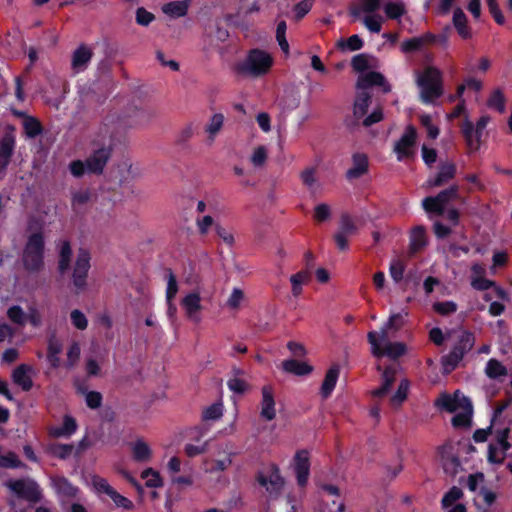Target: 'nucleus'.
Listing matches in <instances>:
<instances>
[{
  "label": "nucleus",
  "mask_w": 512,
  "mask_h": 512,
  "mask_svg": "<svg viewBox=\"0 0 512 512\" xmlns=\"http://www.w3.org/2000/svg\"><path fill=\"white\" fill-rule=\"evenodd\" d=\"M415 83L419 89V99L426 105H433L443 94L442 73L431 65L414 72Z\"/></svg>",
  "instance_id": "1"
},
{
  "label": "nucleus",
  "mask_w": 512,
  "mask_h": 512,
  "mask_svg": "<svg viewBox=\"0 0 512 512\" xmlns=\"http://www.w3.org/2000/svg\"><path fill=\"white\" fill-rule=\"evenodd\" d=\"M436 405L448 412L454 413L452 424L455 427L469 426L472 419L473 407L471 401L459 391L454 394H443Z\"/></svg>",
  "instance_id": "2"
},
{
  "label": "nucleus",
  "mask_w": 512,
  "mask_h": 512,
  "mask_svg": "<svg viewBox=\"0 0 512 512\" xmlns=\"http://www.w3.org/2000/svg\"><path fill=\"white\" fill-rule=\"evenodd\" d=\"M380 5V0H359L350 5L349 14L355 21H361L368 31L379 33L384 23V17L377 13Z\"/></svg>",
  "instance_id": "3"
},
{
  "label": "nucleus",
  "mask_w": 512,
  "mask_h": 512,
  "mask_svg": "<svg viewBox=\"0 0 512 512\" xmlns=\"http://www.w3.org/2000/svg\"><path fill=\"white\" fill-rule=\"evenodd\" d=\"M94 143L99 147L93 151L86 161L90 172L100 174L111 156L113 136L110 129L108 127L100 128L94 139Z\"/></svg>",
  "instance_id": "4"
},
{
  "label": "nucleus",
  "mask_w": 512,
  "mask_h": 512,
  "mask_svg": "<svg viewBox=\"0 0 512 512\" xmlns=\"http://www.w3.org/2000/svg\"><path fill=\"white\" fill-rule=\"evenodd\" d=\"M388 331L381 328L379 332L370 331L367 339L370 344V350L373 356L379 358L387 356L396 359L406 353V346L402 342H391L388 339Z\"/></svg>",
  "instance_id": "5"
},
{
  "label": "nucleus",
  "mask_w": 512,
  "mask_h": 512,
  "mask_svg": "<svg viewBox=\"0 0 512 512\" xmlns=\"http://www.w3.org/2000/svg\"><path fill=\"white\" fill-rule=\"evenodd\" d=\"M272 65L273 58L268 52L254 49L238 64V71L246 76L257 78L266 75Z\"/></svg>",
  "instance_id": "6"
},
{
  "label": "nucleus",
  "mask_w": 512,
  "mask_h": 512,
  "mask_svg": "<svg viewBox=\"0 0 512 512\" xmlns=\"http://www.w3.org/2000/svg\"><path fill=\"white\" fill-rule=\"evenodd\" d=\"M24 268L30 272H39L44 266V238L41 233L29 236L22 254Z\"/></svg>",
  "instance_id": "7"
},
{
  "label": "nucleus",
  "mask_w": 512,
  "mask_h": 512,
  "mask_svg": "<svg viewBox=\"0 0 512 512\" xmlns=\"http://www.w3.org/2000/svg\"><path fill=\"white\" fill-rule=\"evenodd\" d=\"M447 337L459 340V346L455 347L450 356L444 361L445 370L450 371L462 356L473 347L474 336L466 330L457 329L448 333Z\"/></svg>",
  "instance_id": "8"
},
{
  "label": "nucleus",
  "mask_w": 512,
  "mask_h": 512,
  "mask_svg": "<svg viewBox=\"0 0 512 512\" xmlns=\"http://www.w3.org/2000/svg\"><path fill=\"white\" fill-rule=\"evenodd\" d=\"M6 315L12 323L21 327L29 323L32 327L39 328L43 324V315L36 306H30L28 312H25L21 306L12 305Z\"/></svg>",
  "instance_id": "9"
},
{
  "label": "nucleus",
  "mask_w": 512,
  "mask_h": 512,
  "mask_svg": "<svg viewBox=\"0 0 512 512\" xmlns=\"http://www.w3.org/2000/svg\"><path fill=\"white\" fill-rule=\"evenodd\" d=\"M91 484L94 491L98 494L107 495L114 503L117 508L123 510H132L134 508V504L131 500L126 498L125 496L118 493L106 479L100 476H92Z\"/></svg>",
  "instance_id": "10"
},
{
  "label": "nucleus",
  "mask_w": 512,
  "mask_h": 512,
  "mask_svg": "<svg viewBox=\"0 0 512 512\" xmlns=\"http://www.w3.org/2000/svg\"><path fill=\"white\" fill-rule=\"evenodd\" d=\"M16 147V130L11 125L2 127L0 134V172L8 167Z\"/></svg>",
  "instance_id": "11"
},
{
  "label": "nucleus",
  "mask_w": 512,
  "mask_h": 512,
  "mask_svg": "<svg viewBox=\"0 0 512 512\" xmlns=\"http://www.w3.org/2000/svg\"><path fill=\"white\" fill-rule=\"evenodd\" d=\"M458 197L457 187L452 186L441 191L434 197H426L422 200V207L427 213L442 215L446 205L453 199Z\"/></svg>",
  "instance_id": "12"
},
{
  "label": "nucleus",
  "mask_w": 512,
  "mask_h": 512,
  "mask_svg": "<svg viewBox=\"0 0 512 512\" xmlns=\"http://www.w3.org/2000/svg\"><path fill=\"white\" fill-rule=\"evenodd\" d=\"M5 486L17 497L29 501H37L40 498L39 486L32 479L10 480Z\"/></svg>",
  "instance_id": "13"
},
{
  "label": "nucleus",
  "mask_w": 512,
  "mask_h": 512,
  "mask_svg": "<svg viewBox=\"0 0 512 512\" xmlns=\"http://www.w3.org/2000/svg\"><path fill=\"white\" fill-rule=\"evenodd\" d=\"M90 253L87 250H80L77 254L76 262L73 269V284L77 289H84L86 286V278L90 269Z\"/></svg>",
  "instance_id": "14"
},
{
  "label": "nucleus",
  "mask_w": 512,
  "mask_h": 512,
  "mask_svg": "<svg viewBox=\"0 0 512 512\" xmlns=\"http://www.w3.org/2000/svg\"><path fill=\"white\" fill-rule=\"evenodd\" d=\"M181 306L189 321L193 323L201 321L202 304L201 296L198 292L194 291L185 295L181 300Z\"/></svg>",
  "instance_id": "15"
},
{
  "label": "nucleus",
  "mask_w": 512,
  "mask_h": 512,
  "mask_svg": "<svg viewBox=\"0 0 512 512\" xmlns=\"http://www.w3.org/2000/svg\"><path fill=\"white\" fill-rule=\"evenodd\" d=\"M417 138V131L412 125H408L405 128L403 135L394 145V152L399 161L408 157L411 154V148L414 145Z\"/></svg>",
  "instance_id": "16"
},
{
  "label": "nucleus",
  "mask_w": 512,
  "mask_h": 512,
  "mask_svg": "<svg viewBox=\"0 0 512 512\" xmlns=\"http://www.w3.org/2000/svg\"><path fill=\"white\" fill-rule=\"evenodd\" d=\"M294 471L299 486H306L310 473V455L308 451L300 450L295 453Z\"/></svg>",
  "instance_id": "17"
},
{
  "label": "nucleus",
  "mask_w": 512,
  "mask_h": 512,
  "mask_svg": "<svg viewBox=\"0 0 512 512\" xmlns=\"http://www.w3.org/2000/svg\"><path fill=\"white\" fill-rule=\"evenodd\" d=\"M378 85L383 87L384 92L391 90L390 85L387 83L385 77L378 72H368L361 74L357 80L356 87L358 90H366L370 86Z\"/></svg>",
  "instance_id": "18"
},
{
  "label": "nucleus",
  "mask_w": 512,
  "mask_h": 512,
  "mask_svg": "<svg viewBox=\"0 0 512 512\" xmlns=\"http://www.w3.org/2000/svg\"><path fill=\"white\" fill-rule=\"evenodd\" d=\"M92 49L85 46L80 45L72 54L71 58V68L75 73H79L84 71L91 59H92Z\"/></svg>",
  "instance_id": "19"
},
{
  "label": "nucleus",
  "mask_w": 512,
  "mask_h": 512,
  "mask_svg": "<svg viewBox=\"0 0 512 512\" xmlns=\"http://www.w3.org/2000/svg\"><path fill=\"white\" fill-rule=\"evenodd\" d=\"M260 416L266 421H272L276 417L274 395L272 389L268 386L262 388Z\"/></svg>",
  "instance_id": "20"
},
{
  "label": "nucleus",
  "mask_w": 512,
  "mask_h": 512,
  "mask_svg": "<svg viewBox=\"0 0 512 512\" xmlns=\"http://www.w3.org/2000/svg\"><path fill=\"white\" fill-rule=\"evenodd\" d=\"M485 275V267L480 263H474L471 266V286L474 289L481 291L494 287V281L487 279Z\"/></svg>",
  "instance_id": "21"
},
{
  "label": "nucleus",
  "mask_w": 512,
  "mask_h": 512,
  "mask_svg": "<svg viewBox=\"0 0 512 512\" xmlns=\"http://www.w3.org/2000/svg\"><path fill=\"white\" fill-rule=\"evenodd\" d=\"M400 372V368L397 365L386 368L382 373V385L373 390L371 395L373 397H383L390 390L392 384L396 380L397 374Z\"/></svg>",
  "instance_id": "22"
},
{
  "label": "nucleus",
  "mask_w": 512,
  "mask_h": 512,
  "mask_svg": "<svg viewBox=\"0 0 512 512\" xmlns=\"http://www.w3.org/2000/svg\"><path fill=\"white\" fill-rule=\"evenodd\" d=\"M508 430L504 429L498 436V442L501 449L489 447L488 461L492 464H501L505 459V452L509 449L510 444L507 441Z\"/></svg>",
  "instance_id": "23"
},
{
  "label": "nucleus",
  "mask_w": 512,
  "mask_h": 512,
  "mask_svg": "<svg viewBox=\"0 0 512 512\" xmlns=\"http://www.w3.org/2000/svg\"><path fill=\"white\" fill-rule=\"evenodd\" d=\"M383 11L387 19L401 22V18L407 14V5L404 0H388L383 4Z\"/></svg>",
  "instance_id": "24"
},
{
  "label": "nucleus",
  "mask_w": 512,
  "mask_h": 512,
  "mask_svg": "<svg viewBox=\"0 0 512 512\" xmlns=\"http://www.w3.org/2000/svg\"><path fill=\"white\" fill-rule=\"evenodd\" d=\"M259 482L269 494L274 496L278 495L284 486V479L277 470L260 477Z\"/></svg>",
  "instance_id": "25"
},
{
  "label": "nucleus",
  "mask_w": 512,
  "mask_h": 512,
  "mask_svg": "<svg viewBox=\"0 0 512 512\" xmlns=\"http://www.w3.org/2000/svg\"><path fill=\"white\" fill-rule=\"evenodd\" d=\"M455 166L452 163L443 164L433 178L426 181L427 188L439 187L451 180L455 175Z\"/></svg>",
  "instance_id": "26"
},
{
  "label": "nucleus",
  "mask_w": 512,
  "mask_h": 512,
  "mask_svg": "<svg viewBox=\"0 0 512 512\" xmlns=\"http://www.w3.org/2000/svg\"><path fill=\"white\" fill-rule=\"evenodd\" d=\"M33 369L27 365H20L12 373L13 381L27 391L32 387L31 373Z\"/></svg>",
  "instance_id": "27"
},
{
  "label": "nucleus",
  "mask_w": 512,
  "mask_h": 512,
  "mask_svg": "<svg viewBox=\"0 0 512 512\" xmlns=\"http://www.w3.org/2000/svg\"><path fill=\"white\" fill-rule=\"evenodd\" d=\"M189 6L190 0H176L163 5L162 11L172 18H179L187 14Z\"/></svg>",
  "instance_id": "28"
},
{
  "label": "nucleus",
  "mask_w": 512,
  "mask_h": 512,
  "mask_svg": "<svg viewBox=\"0 0 512 512\" xmlns=\"http://www.w3.org/2000/svg\"><path fill=\"white\" fill-rule=\"evenodd\" d=\"M339 367L333 366L326 372V375L324 377V380L321 385L320 393L323 398H328L332 391L334 390L338 377H339Z\"/></svg>",
  "instance_id": "29"
},
{
  "label": "nucleus",
  "mask_w": 512,
  "mask_h": 512,
  "mask_svg": "<svg viewBox=\"0 0 512 512\" xmlns=\"http://www.w3.org/2000/svg\"><path fill=\"white\" fill-rule=\"evenodd\" d=\"M435 37L428 33L421 37H414L404 40L400 44V49L403 53H411L420 50L425 43L434 41Z\"/></svg>",
  "instance_id": "30"
},
{
  "label": "nucleus",
  "mask_w": 512,
  "mask_h": 512,
  "mask_svg": "<svg viewBox=\"0 0 512 512\" xmlns=\"http://www.w3.org/2000/svg\"><path fill=\"white\" fill-rule=\"evenodd\" d=\"M368 169V159L365 154L356 153L352 158V167L347 171V177L350 179L358 178Z\"/></svg>",
  "instance_id": "31"
},
{
  "label": "nucleus",
  "mask_w": 512,
  "mask_h": 512,
  "mask_svg": "<svg viewBox=\"0 0 512 512\" xmlns=\"http://www.w3.org/2000/svg\"><path fill=\"white\" fill-rule=\"evenodd\" d=\"M282 368L285 372L291 373L297 376H305L313 371V367L304 361H298L294 359L285 360L282 363Z\"/></svg>",
  "instance_id": "32"
},
{
  "label": "nucleus",
  "mask_w": 512,
  "mask_h": 512,
  "mask_svg": "<svg viewBox=\"0 0 512 512\" xmlns=\"http://www.w3.org/2000/svg\"><path fill=\"white\" fill-rule=\"evenodd\" d=\"M453 25L455 29L457 30L458 34L463 39H469L472 36L471 30L469 26L467 25V16L463 12L461 8H456L453 12Z\"/></svg>",
  "instance_id": "33"
},
{
  "label": "nucleus",
  "mask_w": 512,
  "mask_h": 512,
  "mask_svg": "<svg viewBox=\"0 0 512 512\" xmlns=\"http://www.w3.org/2000/svg\"><path fill=\"white\" fill-rule=\"evenodd\" d=\"M62 352V343L56 337H51L48 341L47 359L53 368H58L61 365L60 354Z\"/></svg>",
  "instance_id": "34"
},
{
  "label": "nucleus",
  "mask_w": 512,
  "mask_h": 512,
  "mask_svg": "<svg viewBox=\"0 0 512 512\" xmlns=\"http://www.w3.org/2000/svg\"><path fill=\"white\" fill-rule=\"evenodd\" d=\"M77 429V424L71 416H65L61 426H55L50 429V434L54 437H70Z\"/></svg>",
  "instance_id": "35"
},
{
  "label": "nucleus",
  "mask_w": 512,
  "mask_h": 512,
  "mask_svg": "<svg viewBox=\"0 0 512 512\" xmlns=\"http://www.w3.org/2000/svg\"><path fill=\"white\" fill-rule=\"evenodd\" d=\"M131 451L133 458L138 462H148L152 458V450L143 440H136L131 446Z\"/></svg>",
  "instance_id": "36"
},
{
  "label": "nucleus",
  "mask_w": 512,
  "mask_h": 512,
  "mask_svg": "<svg viewBox=\"0 0 512 512\" xmlns=\"http://www.w3.org/2000/svg\"><path fill=\"white\" fill-rule=\"evenodd\" d=\"M370 100L371 95L366 90H359L353 107V113L357 119L366 115Z\"/></svg>",
  "instance_id": "37"
},
{
  "label": "nucleus",
  "mask_w": 512,
  "mask_h": 512,
  "mask_svg": "<svg viewBox=\"0 0 512 512\" xmlns=\"http://www.w3.org/2000/svg\"><path fill=\"white\" fill-rule=\"evenodd\" d=\"M462 132L465 136L466 142L471 149H478L480 146L481 137L477 133V129L473 123L466 119L462 124Z\"/></svg>",
  "instance_id": "38"
},
{
  "label": "nucleus",
  "mask_w": 512,
  "mask_h": 512,
  "mask_svg": "<svg viewBox=\"0 0 512 512\" xmlns=\"http://www.w3.org/2000/svg\"><path fill=\"white\" fill-rule=\"evenodd\" d=\"M485 374L490 379L503 380L507 374V368L498 360L490 359L485 367Z\"/></svg>",
  "instance_id": "39"
},
{
  "label": "nucleus",
  "mask_w": 512,
  "mask_h": 512,
  "mask_svg": "<svg viewBox=\"0 0 512 512\" xmlns=\"http://www.w3.org/2000/svg\"><path fill=\"white\" fill-rule=\"evenodd\" d=\"M153 112L148 109H136L129 115V124L133 127H143L151 122Z\"/></svg>",
  "instance_id": "40"
},
{
  "label": "nucleus",
  "mask_w": 512,
  "mask_h": 512,
  "mask_svg": "<svg viewBox=\"0 0 512 512\" xmlns=\"http://www.w3.org/2000/svg\"><path fill=\"white\" fill-rule=\"evenodd\" d=\"M81 356V346L77 341H73L69 344L66 350V360L64 367L66 369H73L79 362Z\"/></svg>",
  "instance_id": "41"
},
{
  "label": "nucleus",
  "mask_w": 512,
  "mask_h": 512,
  "mask_svg": "<svg viewBox=\"0 0 512 512\" xmlns=\"http://www.w3.org/2000/svg\"><path fill=\"white\" fill-rule=\"evenodd\" d=\"M224 124V115L215 113L211 116L209 122L205 127V132L208 134V139L213 142L216 135L221 131Z\"/></svg>",
  "instance_id": "42"
},
{
  "label": "nucleus",
  "mask_w": 512,
  "mask_h": 512,
  "mask_svg": "<svg viewBox=\"0 0 512 512\" xmlns=\"http://www.w3.org/2000/svg\"><path fill=\"white\" fill-rule=\"evenodd\" d=\"M336 47L341 51H357L363 47V40L358 35H352L347 39L340 38Z\"/></svg>",
  "instance_id": "43"
},
{
  "label": "nucleus",
  "mask_w": 512,
  "mask_h": 512,
  "mask_svg": "<svg viewBox=\"0 0 512 512\" xmlns=\"http://www.w3.org/2000/svg\"><path fill=\"white\" fill-rule=\"evenodd\" d=\"M409 387V381L403 378L396 392L390 397V404L394 407H399L407 399Z\"/></svg>",
  "instance_id": "44"
},
{
  "label": "nucleus",
  "mask_w": 512,
  "mask_h": 512,
  "mask_svg": "<svg viewBox=\"0 0 512 512\" xmlns=\"http://www.w3.org/2000/svg\"><path fill=\"white\" fill-rule=\"evenodd\" d=\"M72 250L67 241H62L59 245V270L64 273L70 268Z\"/></svg>",
  "instance_id": "45"
},
{
  "label": "nucleus",
  "mask_w": 512,
  "mask_h": 512,
  "mask_svg": "<svg viewBox=\"0 0 512 512\" xmlns=\"http://www.w3.org/2000/svg\"><path fill=\"white\" fill-rule=\"evenodd\" d=\"M141 478L145 480V485L149 488H159L163 486V479L160 473L153 468H146L141 473Z\"/></svg>",
  "instance_id": "46"
},
{
  "label": "nucleus",
  "mask_w": 512,
  "mask_h": 512,
  "mask_svg": "<svg viewBox=\"0 0 512 512\" xmlns=\"http://www.w3.org/2000/svg\"><path fill=\"white\" fill-rule=\"evenodd\" d=\"M268 148L263 145L256 146L250 155V162L255 168H262L268 158Z\"/></svg>",
  "instance_id": "47"
},
{
  "label": "nucleus",
  "mask_w": 512,
  "mask_h": 512,
  "mask_svg": "<svg viewBox=\"0 0 512 512\" xmlns=\"http://www.w3.org/2000/svg\"><path fill=\"white\" fill-rule=\"evenodd\" d=\"M426 245V234L423 227H416L412 230L410 236V248L417 252Z\"/></svg>",
  "instance_id": "48"
},
{
  "label": "nucleus",
  "mask_w": 512,
  "mask_h": 512,
  "mask_svg": "<svg viewBox=\"0 0 512 512\" xmlns=\"http://www.w3.org/2000/svg\"><path fill=\"white\" fill-rule=\"evenodd\" d=\"M47 450L52 456L65 459L74 453L75 448L71 444H51Z\"/></svg>",
  "instance_id": "49"
},
{
  "label": "nucleus",
  "mask_w": 512,
  "mask_h": 512,
  "mask_svg": "<svg viewBox=\"0 0 512 512\" xmlns=\"http://www.w3.org/2000/svg\"><path fill=\"white\" fill-rule=\"evenodd\" d=\"M309 274L306 271H300L290 277L292 285V294L298 297L302 293V286L308 282Z\"/></svg>",
  "instance_id": "50"
},
{
  "label": "nucleus",
  "mask_w": 512,
  "mask_h": 512,
  "mask_svg": "<svg viewBox=\"0 0 512 512\" xmlns=\"http://www.w3.org/2000/svg\"><path fill=\"white\" fill-rule=\"evenodd\" d=\"M488 107L497 110L500 113L505 111V97L500 89H494L487 101Z\"/></svg>",
  "instance_id": "51"
},
{
  "label": "nucleus",
  "mask_w": 512,
  "mask_h": 512,
  "mask_svg": "<svg viewBox=\"0 0 512 512\" xmlns=\"http://www.w3.org/2000/svg\"><path fill=\"white\" fill-rule=\"evenodd\" d=\"M419 120L421 125L425 128L427 136L430 139H436L440 134L439 127L433 122L429 114H420Z\"/></svg>",
  "instance_id": "52"
},
{
  "label": "nucleus",
  "mask_w": 512,
  "mask_h": 512,
  "mask_svg": "<svg viewBox=\"0 0 512 512\" xmlns=\"http://www.w3.org/2000/svg\"><path fill=\"white\" fill-rule=\"evenodd\" d=\"M188 467L187 463H184L179 457L172 456L166 465L167 473L170 477V480L177 476L181 471H184L185 468Z\"/></svg>",
  "instance_id": "53"
},
{
  "label": "nucleus",
  "mask_w": 512,
  "mask_h": 512,
  "mask_svg": "<svg viewBox=\"0 0 512 512\" xmlns=\"http://www.w3.org/2000/svg\"><path fill=\"white\" fill-rule=\"evenodd\" d=\"M70 321L74 328L78 330H86L88 327V319L86 315L79 309H73L70 312Z\"/></svg>",
  "instance_id": "54"
},
{
  "label": "nucleus",
  "mask_w": 512,
  "mask_h": 512,
  "mask_svg": "<svg viewBox=\"0 0 512 512\" xmlns=\"http://www.w3.org/2000/svg\"><path fill=\"white\" fill-rule=\"evenodd\" d=\"M23 127L28 138H34L42 131L40 123L33 117H25Z\"/></svg>",
  "instance_id": "55"
},
{
  "label": "nucleus",
  "mask_w": 512,
  "mask_h": 512,
  "mask_svg": "<svg viewBox=\"0 0 512 512\" xmlns=\"http://www.w3.org/2000/svg\"><path fill=\"white\" fill-rule=\"evenodd\" d=\"M223 415V404L217 402L211 404L203 410L202 416L205 420H217Z\"/></svg>",
  "instance_id": "56"
},
{
  "label": "nucleus",
  "mask_w": 512,
  "mask_h": 512,
  "mask_svg": "<svg viewBox=\"0 0 512 512\" xmlns=\"http://www.w3.org/2000/svg\"><path fill=\"white\" fill-rule=\"evenodd\" d=\"M493 289L489 292H486L484 294V300L487 301V302H490V304L492 303V301H495V300H501V301H509V296L507 294V292L505 290H503L501 287L497 286L495 283H494V287H492Z\"/></svg>",
  "instance_id": "57"
},
{
  "label": "nucleus",
  "mask_w": 512,
  "mask_h": 512,
  "mask_svg": "<svg viewBox=\"0 0 512 512\" xmlns=\"http://www.w3.org/2000/svg\"><path fill=\"white\" fill-rule=\"evenodd\" d=\"M69 170H70V173L74 177H82L85 174H92V172H90L88 169V163L86 160L85 161H82V160L72 161L69 164Z\"/></svg>",
  "instance_id": "58"
},
{
  "label": "nucleus",
  "mask_w": 512,
  "mask_h": 512,
  "mask_svg": "<svg viewBox=\"0 0 512 512\" xmlns=\"http://www.w3.org/2000/svg\"><path fill=\"white\" fill-rule=\"evenodd\" d=\"M191 470V468H189ZM171 483L178 488H188L194 485V476L192 471L184 475H177L171 479Z\"/></svg>",
  "instance_id": "59"
},
{
  "label": "nucleus",
  "mask_w": 512,
  "mask_h": 512,
  "mask_svg": "<svg viewBox=\"0 0 512 512\" xmlns=\"http://www.w3.org/2000/svg\"><path fill=\"white\" fill-rule=\"evenodd\" d=\"M301 179L304 185L311 191H316L319 188V184L315 177V171L313 169H306L301 173Z\"/></svg>",
  "instance_id": "60"
},
{
  "label": "nucleus",
  "mask_w": 512,
  "mask_h": 512,
  "mask_svg": "<svg viewBox=\"0 0 512 512\" xmlns=\"http://www.w3.org/2000/svg\"><path fill=\"white\" fill-rule=\"evenodd\" d=\"M215 225V221L210 215H204L196 219L197 229L202 235H206L213 226L215 227Z\"/></svg>",
  "instance_id": "61"
},
{
  "label": "nucleus",
  "mask_w": 512,
  "mask_h": 512,
  "mask_svg": "<svg viewBox=\"0 0 512 512\" xmlns=\"http://www.w3.org/2000/svg\"><path fill=\"white\" fill-rule=\"evenodd\" d=\"M55 486L58 492L68 495L75 496L78 492V488L73 486L70 482H68L64 478H59L55 481Z\"/></svg>",
  "instance_id": "62"
},
{
  "label": "nucleus",
  "mask_w": 512,
  "mask_h": 512,
  "mask_svg": "<svg viewBox=\"0 0 512 512\" xmlns=\"http://www.w3.org/2000/svg\"><path fill=\"white\" fill-rule=\"evenodd\" d=\"M462 490L458 487H452L443 497L442 505L444 508L452 506L462 497Z\"/></svg>",
  "instance_id": "63"
},
{
  "label": "nucleus",
  "mask_w": 512,
  "mask_h": 512,
  "mask_svg": "<svg viewBox=\"0 0 512 512\" xmlns=\"http://www.w3.org/2000/svg\"><path fill=\"white\" fill-rule=\"evenodd\" d=\"M352 68L356 72H364L369 68V58L365 54H358L352 58Z\"/></svg>",
  "instance_id": "64"
}]
</instances>
